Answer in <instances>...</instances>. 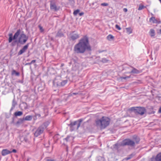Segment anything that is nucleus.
<instances>
[{
	"label": "nucleus",
	"mask_w": 161,
	"mask_h": 161,
	"mask_svg": "<svg viewBox=\"0 0 161 161\" xmlns=\"http://www.w3.org/2000/svg\"><path fill=\"white\" fill-rule=\"evenodd\" d=\"M121 145L123 146H128L131 147L135 146V142L129 138L123 140L121 142Z\"/></svg>",
	"instance_id": "obj_7"
},
{
	"label": "nucleus",
	"mask_w": 161,
	"mask_h": 161,
	"mask_svg": "<svg viewBox=\"0 0 161 161\" xmlns=\"http://www.w3.org/2000/svg\"><path fill=\"white\" fill-rule=\"evenodd\" d=\"M50 123V122L47 121L43 123L40 126L44 130L45 129L47 128Z\"/></svg>",
	"instance_id": "obj_14"
},
{
	"label": "nucleus",
	"mask_w": 161,
	"mask_h": 161,
	"mask_svg": "<svg viewBox=\"0 0 161 161\" xmlns=\"http://www.w3.org/2000/svg\"><path fill=\"white\" fill-rule=\"evenodd\" d=\"M121 146V144H119L118 143H116L113 145V149L115 150H118L119 148Z\"/></svg>",
	"instance_id": "obj_19"
},
{
	"label": "nucleus",
	"mask_w": 161,
	"mask_h": 161,
	"mask_svg": "<svg viewBox=\"0 0 161 161\" xmlns=\"http://www.w3.org/2000/svg\"><path fill=\"white\" fill-rule=\"evenodd\" d=\"M130 67L132 68V70L130 72V73L138 74L140 73L141 71L140 70H138L134 68V67L130 66Z\"/></svg>",
	"instance_id": "obj_15"
},
{
	"label": "nucleus",
	"mask_w": 161,
	"mask_h": 161,
	"mask_svg": "<svg viewBox=\"0 0 161 161\" xmlns=\"http://www.w3.org/2000/svg\"><path fill=\"white\" fill-rule=\"evenodd\" d=\"M21 30L20 29L18 30L15 33L14 36H13V34L12 33H9L8 34L9 38L8 41L9 43H11L13 40L17 39L19 35L21 33Z\"/></svg>",
	"instance_id": "obj_6"
},
{
	"label": "nucleus",
	"mask_w": 161,
	"mask_h": 161,
	"mask_svg": "<svg viewBox=\"0 0 161 161\" xmlns=\"http://www.w3.org/2000/svg\"><path fill=\"white\" fill-rule=\"evenodd\" d=\"M59 80L60 81H58V80L55 78L53 82V86H64L68 81L67 80H63L61 81L60 79Z\"/></svg>",
	"instance_id": "obj_8"
},
{
	"label": "nucleus",
	"mask_w": 161,
	"mask_h": 161,
	"mask_svg": "<svg viewBox=\"0 0 161 161\" xmlns=\"http://www.w3.org/2000/svg\"><path fill=\"white\" fill-rule=\"evenodd\" d=\"M159 32L160 34H161V29L159 30Z\"/></svg>",
	"instance_id": "obj_59"
},
{
	"label": "nucleus",
	"mask_w": 161,
	"mask_h": 161,
	"mask_svg": "<svg viewBox=\"0 0 161 161\" xmlns=\"http://www.w3.org/2000/svg\"><path fill=\"white\" fill-rule=\"evenodd\" d=\"M12 42V43L11 44V45L12 47H14V46H15L16 44H18L19 43L18 42V40H17L16 39L14 40V41L12 42Z\"/></svg>",
	"instance_id": "obj_26"
},
{
	"label": "nucleus",
	"mask_w": 161,
	"mask_h": 161,
	"mask_svg": "<svg viewBox=\"0 0 161 161\" xmlns=\"http://www.w3.org/2000/svg\"><path fill=\"white\" fill-rule=\"evenodd\" d=\"M110 119L106 117H103L100 119L96 121L97 126H100L101 129H104L109 124Z\"/></svg>",
	"instance_id": "obj_2"
},
{
	"label": "nucleus",
	"mask_w": 161,
	"mask_h": 161,
	"mask_svg": "<svg viewBox=\"0 0 161 161\" xmlns=\"http://www.w3.org/2000/svg\"><path fill=\"white\" fill-rule=\"evenodd\" d=\"M46 161H55L54 159H52L49 158H48L46 160Z\"/></svg>",
	"instance_id": "obj_44"
},
{
	"label": "nucleus",
	"mask_w": 161,
	"mask_h": 161,
	"mask_svg": "<svg viewBox=\"0 0 161 161\" xmlns=\"http://www.w3.org/2000/svg\"><path fill=\"white\" fill-rule=\"evenodd\" d=\"M158 112L159 113H161V107H160L159 108Z\"/></svg>",
	"instance_id": "obj_54"
},
{
	"label": "nucleus",
	"mask_w": 161,
	"mask_h": 161,
	"mask_svg": "<svg viewBox=\"0 0 161 161\" xmlns=\"http://www.w3.org/2000/svg\"><path fill=\"white\" fill-rule=\"evenodd\" d=\"M36 117L38 116V117H41V114H35Z\"/></svg>",
	"instance_id": "obj_49"
},
{
	"label": "nucleus",
	"mask_w": 161,
	"mask_h": 161,
	"mask_svg": "<svg viewBox=\"0 0 161 161\" xmlns=\"http://www.w3.org/2000/svg\"><path fill=\"white\" fill-rule=\"evenodd\" d=\"M25 121H31V120L33 118V116L32 115H27L25 117H23Z\"/></svg>",
	"instance_id": "obj_20"
},
{
	"label": "nucleus",
	"mask_w": 161,
	"mask_h": 161,
	"mask_svg": "<svg viewBox=\"0 0 161 161\" xmlns=\"http://www.w3.org/2000/svg\"><path fill=\"white\" fill-rule=\"evenodd\" d=\"M18 41V42L21 45H24L25 44L28 39L29 37L25 34L23 33H20L19 35Z\"/></svg>",
	"instance_id": "obj_5"
},
{
	"label": "nucleus",
	"mask_w": 161,
	"mask_h": 161,
	"mask_svg": "<svg viewBox=\"0 0 161 161\" xmlns=\"http://www.w3.org/2000/svg\"><path fill=\"white\" fill-rule=\"evenodd\" d=\"M64 64H61V66H64Z\"/></svg>",
	"instance_id": "obj_58"
},
{
	"label": "nucleus",
	"mask_w": 161,
	"mask_h": 161,
	"mask_svg": "<svg viewBox=\"0 0 161 161\" xmlns=\"http://www.w3.org/2000/svg\"><path fill=\"white\" fill-rule=\"evenodd\" d=\"M88 121H87L86 122H85L83 123V124H84L85 123H86V122H87Z\"/></svg>",
	"instance_id": "obj_60"
},
{
	"label": "nucleus",
	"mask_w": 161,
	"mask_h": 161,
	"mask_svg": "<svg viewBox=\"0 0 161 161\" xmlns=\"http://www.w3.org/2000/svg\"><path fill=\"white\" fill-rule=\"evenodd\" d=\"M20 73L19 72H17L14 69H13L11 72V75H15L16 76H19V75Z\"/></svg>",
	"instance_id": "obj_22"
},
{
	"label": "nucleus",
	"mask_w": 161,
	"mask_h": 161,
	"mask_svg": "<svg viewBox=\"0 0 161 161\" xmlns=\"http://www.w3.org/2000/svg\"><path fill=\"white\" fill-rule=\"evenodd\" d=\"M157 158H158L159 161H161V153H160L157 155Z\"/></svg>",
	"instance_id": "obj_31"
},
{
	"label": "nucleus",
	"mask_w": 161,
	"mask_h": 161,
	"mask_svg": "<svg viewBox=\"0 0 161 161\" xmlns=\"http://www.w3.org/2000/svg\"><path fill=\"white\" fill-rule=\"evenodd\" d=\"M25 136H20L19 139L21 142H23L24 141Z\"/></svg>",
	"instance_id": "obj_40"
},
{
	"label": "nucleus",
	"mask_w": 161,
	"mask_h": 161,
	"mask_svg": "<svg viewBox=\"0 0 161 161\" xmlns=\"http://www.w3.org/2000/svg\"><path fill=\"white\" fill-rule=\"evenodd\" d=\"M84 14V13L83 12H81L80 13H79V14L80 16H81L83 15Z\"/></svg>",
	"instance_id": "obj_52"
},
{
	"label": "nucleus",
	"mask_w": 161,
	"mask_h": 161,
	"mask_svg": "<svg viewBox=\"0 0 161 161\" xmlns=\"http://www.w3.org/2000/svg\"><path fill=\"white\" fill-rule=\"evenodd\" d=\"M129 111L131 112H133L136 115L139 114L142 115L146 112V110L144 107H136L129 108Z\"/></svg>",
	"instance_id": "obj_3"
},
{
	"label": "nucleus",
	"mask_w": 161,
	"mask_h": 161,
	"mask_svg": "<svg viewBox=\"0 0 161 161\" xmlns=\"http://www.w3.org/2000/svg\"><path fill=\"white\" fill-rule=\"evenodd\" d=\"M22 103L25 105V109L27 108V104L25 102H23Z\"/></svg>",
	"instance_id": "obj_46"
},
{
	"label": "nucleus",
	"mask_w": 161,
	"mask_h": 161,
	"mask_svg": "<svg viewBox=\"0 0 161 161\" xmlns=\"http://www.w3.org/2000/svg\"><path fill=\"white\" fill-rule=\"evenodd\" d=\"M50 9L54 12H57L60 9L59 6H57L54 0L50 1Z\"/></svg>",
	"instance_id": "obj_9"
},
{
	"label": "nucleus",
	"mask_w": 161,
	"mask_h": 161,
	"mask_svg": "<svg viewBox=\"0 0 161 161\" xmlns=\"http://www.w3.org/2000/svg\"><path fill=\"white\" fill-rule=\"evenodd\" d=\"M107 39L109 41L113 40L114 39V37L112 35L109 34L107 37Z\"/></svg>",
	"instance_id": "obj_27"
},
{
	"label": "nucleus",
	"mask_w": 161,
	"mask_h": 161,
	"mask_svg": "<svg viewBox=\"0 0 161 161\" xmlns=\"http://www.w3.org/2000/svg\"><path fill=\"white\" fill-rule=\"evenodd\" d=\"M145 8V7L143 5H140L139 6L138 9V10H140L143 9Z\"/></svg>",
	"instance_id": "obj_35"
},
{
	"label": "nucleus",
	"mask_w": 161,
	"mask_h": 161,
	"mask_svg": "<svg viewBox=\"0 0 161 161\" xmlns=\"http://www.w3.org/2000/svg\"><path fill=\"white\" fill-rule=\"evenodd\" d=\"M149 21L150 22H152L153 23L159 24L161 22L159 19L158 20L155 19L154 17H152L149 19Z\"/></svg>",
	"instance_id": "obj_13"
},
{
	"label": "nucleus",
	"mask_w": 161,
	"mask_h": 161,
	"mask_svg": "<svg viewBox=\"0 0 161 161\" xmlns=\"http://www.w3.org/2000/svg\"><path fill=\"white\" fill-rule=\"evenodd\" d=\"M47 115V114H45V116H46V115Z\"/></svg>",
	"instance_id": "obj_64"
},
{
	"label": "nucleus",
	"mask_w": 161,
	"mask_h": 161,
	"mask_svg": "<svg viewBox=\"0 0 161 161\" xmlns=\"http://www.w3.org/2000/svg\"><path fill=\"white\" fill-rule=\"evenodd\" d=\"M39 28L41 32H42L44 31V30L43 29L42 27L40 25H39Z\"/></svg>",
	"instance_id": "obj_45"
},
{
	"label": "nucleus",
	"mask_w": 161,
	"mask_h": 161,
	"mask_svg": "<svg viewBox=\"0 0 161 161\" xmlns=\"http://www.w3.org/2000/svg\"><path fill=\"white\" fill-rule=\"evenodd\" d=\"M107 52V50H99L98 51V52L99 53H102L103 52Z\"/></svg>",
	"instance_id": "obj_47"
},
{
	"label": "nucleus",
	"mask_w": 161,
	"mask_h": 161,
	"mask_svg": "<svg viewBox=\"0 0 161 161\" xmlns=\"http://www.w3.org/2000/svg\"><path fill=\"white\" fill-rule=\"evenodd\" d=\"M44 110L45 111H46V112H48L47 110V109H44Z\"/></svg>",
	"instance_id": "obj_57"
},
{
	"label": "nucleus",
	"mask_w": 161,
	"mask_h": 161,
	"mask_svg": "<svg viewBox=\"0 0 161 161\" xmlns=\"http://www.w3.org/2000/svg\"><path fill=\"white\" fill-rule=\"evenodd\" d=\"M17 117H16L14 115L13 117L12 118V120L11 122V124H14V120L16 119Z\"/></svg>",
	"instance_id": "obj_34"
},
{
	"label": "nucleus",
	"mask_w": 161,
	"mask_h": 161,
	"mask_svg": "<svg viewBox=\"0 0 161 161\" xmlns=\"http://www.w3.org/2000/svg\"><path fill=\"white\" fill-rule=\"evenodd\" d=\"M127 33L130 34L132 33V30L130 27L127 28L126 29Z\"/></svg>",
	"instance_id": "obj_29"
},
{
	"label": "nucleus",
	"mask_w": 161,
	"mask_h": 161,
	"mask_svg": "<svg viewBox=\"0 0 161 161\" xmlns=\"http://www.w3.org/2000/svg\"><path fill=\"white\" fill-rule=\"evenodd\" d=\"M115 28L119 30H120L121 29V28L118 25H115Z\"/></svg>",
	"instance_id": "obj_43"
},
{
	"label": "nucleus",
	"mask_w": 161,
	"mask_h": 161,
	"mask_svg": "<svg viewBox=\"0 0 161 161\" xmlns=\"http://www.w3.org/2000/svg\"><path fill=\"white\" fill-rule=\"evenodd\" d=\"M24 141L26 143H29V141H28L27 137L26 136H24Z\"/></svg>",
	"instance_id": "obj_38"
},
{
	"label": "nucleus",
	"mask_w": 161,
	"mask_h": 161,
	"mask_svg": "<svg viewBox=\"0 0 161 161\" xmlns=\"http://www.w3.org/2000/svg\"><path fill=\"white\" fill-rule=\"evenodd\" d=\"M149 161H159L158 159L157 158V155L155 157L153 156L149 160Z\"/></svg>",
	"instance_id": "obj_28"
},
{
	"label": "nucleus",
	"mask_w": 161,
	"mask_h": 161,
	"mask_svg": "<svg viewBox=\"0 0 161 161\" xmlns=\"http://www.w3.org/2000/svg\"><path fill=\"white\" fill-rule=\"evenodd\" d=\"M133 141L135 142V144H137L139 143V142L140 141V139L136 135L134 136H133Z\"/></svg>",
	"instance_id": "obj_17"
},
{
	"label": "nucleus",
	"mask_w": 161,
	"mask_h": 161,
	"mask_svg": "<svg viewBox=\"0 0 161 161\" xmlns=\"http://www.w3.org/2000/svg\"><path fill=\"white\" fill-rule=\"evenodd\" d=\"M11 152V153H16L17 152L16 150L13 149L12 151H10Z\"/></svg>",
	"instance_id": "obj_48"
},
{
	"label": "nucleus",
	"mask_w": 161,
	"mask_h": 161,
	"mask_svg": "<svg viewBox=\"0 0 161 161\" xmlns=\"http://www.w3.org/2000/svg\"><path fill=\"white\" fill-rule=\"evenodd\" d=\"M154 112H154V111H153V112L152 113H153V114H154Z\"/></svg>",
	"instance_id": "obj_63"
},
{
	"label": "nucleus",
	"mask_w": 161,
	"mask_h": 161,
	"mask_svg": "<svg viewBox=\"0 0 161 161\" xmlns=\"http://www.w3.org/2000/svg\"><path fill=\"white\" fill-rule=\"evenodd\" d=\"M17 105V103L15 101V98H14L12 101V106L10 111L11 112L14 108L15 106Z\"/></svg>",
	"instance_id": "obj_18"
},
{
	"label": "nucleus",
	"mask_w": 161,
	"mask_h": 161,
	"mask_svg": "<svg viewBox=\"0 0 161 161\" xmlns=\"http://www.w3.org/2000/svg\"><path fill=\"white\" fill-rule=\"evenodd\" d=\"M29 43H28L24 46L23 48L18 53V55H20L25 52L28 49L29 46Z\"/></svg>",
	"instance_id": "obj_12"
},
{
	"label": "nucleus",
	"mask_w": 161,
	"mask_h": 161,
	"mask_svg": "<svg viewBox=\"0 0 161 161\" xmlns=\"http://www.w3.org/2000/svg\"><path fill=\"white\" fill-rule=\"evenodd\" d=\"M70 137V136H68L66 138H65L64 139V140H65L66 141V142H67L69 141V139Z\"/></svg>",
	"instance_id": "obj_39"
},
{
	"label": "nucleus",
	"mask_w": 161,
	"mask_h": 161,
	"mask_svg": "<svg viewBox=\"0 0 161 161\" xmlns=\"http://www.w3.org/2000/svg\"><path fill=\"white\" fill-rule=\"evenodd\" d=\"M25 121L24 118H22L19 119H18V121L16 122V125H19Z\"/></svg>",
	"instance_id": "obj_24"
},
{
	"label": "nucleus",
	"mask_w": 161,
	"mask_h": 161,
	"mask_svg": "<svg viewBox=\"0 0 161 161\" xmlns=\"http://www.w3.org/2000/svg\"><path fill=\"white\" fill-rule=\"evenodd\" d=\"M11 153V152H10V151L7 149H3L1 152L2 155L3 156H5Z\"/></svg>",
	"instance_id": "obj_16"
},
{
	"label": "nucleus",
	"mask_w": 161,
	"mask_h": 161,
	"mask_svg": "<svg viewBox=\"0 0 161 161\" xmlns=\"http://www.w3.org/2000/svg\"><path fill=\"white\" fill-rule=\"evenodd\" d=\"M80 37L79 35L75 31H74L70 33L69 39L74 41Z\"/></svg>",
	"instance_id": "obj_10"
},
{
	"label": "nucleus",
	"mask_w": 161,
	"mask_h": 161,
	"mask_svg": "<svg viewBox=\"0 0 161 161\" xmlns=\"http://www.w3.org/2000/svg\"><path fill=\"white\" fill-rule=\"evenodd\" d=\"M23 114V112L22 111H18L14 113V115L17 117L18 116H20Z\"/></svg>",
	"instance_id": "obj_23"
},
{
	"label": "nucleus",
	"mask_w": 161,
	"mask_h": 161,
	"mask_svg": "<svg viewBox=\"0 0 161 161\" xmlns=\"http://www.w3.org/2000/svg\"><path fill=\"white\" fill-rule=\"evenodd\" d=\"M130 75L129 76H127L125 77H120V79H127L130 78Z\"/></svg>",
	"instance_id": "obj_37"
},
{
	"label": "nucleus",
	"mask_w": 161,
	"mask_h": 161,
	"mask_svg": "<svg viewBox=\"0 0 161 161\" xmlns=\"http://www.w3.org/2000/svg\"><path fill=\"white\" fill-rule=\"evenodd\" d=\"M132 156H133V155H132V154H130L129 157H127L126 158H125V159L126 160H128L129 159H130L132 158Z\"/></svg>",
	"instance_id": "obj_41"
},
{
	"label": "nucleus",
	"mask_w": 161,
	"mask_h": 161,
	"mask_svg": "<svg viewBox=\"0 0 161 161\" xmlns=\"http://www.w3.org/2000/svg\"><path fill=\"white\" fill-rule=\"evenodd\" d=\"M101 6H108V4L107 3H103L101 4Z\"/></svg>",
	"instance_id": "obj_42"
},
{
	"label": "nucleus",
	"mask_w": 161,
	"mask_h": 161,
	"mask_svg": "<svg viewBox=\"0 0 161 161\" xmlns=\"http://www.w3.org/2000/svg\"><path fill=\"white\" fill-rule=\"evenodd\" d=\"M73 51L77 54L86 53L89 56L91 55L92 49L89 42V38L86 35L81 38L79 42L75 45Z\"/></svg>",
	"instance_id": "obj_1"
},
{
	"label": "nucleus",
	"mask_w": 161,
	"mask_h": 161,
	"mask_svg": "<svg viewBox=\"0 0 161 161\" xmlns=\"http://www.w3.org/2000/svg\"><path fill=\"white\" fill-rule=\"evenodd\" d=\"M31 64V62H30V63H26L25 64V65H30Z\"/></svg>",
	"instance_id": "obj_53"
},
{
	"label": "nucleus",
	"mask_w": 161,
	"mask_h": 161,
	"mask_svg": "<svg viewBox=\"0 0 161 161\" xmlns=\"http://www.w3.org/2000/svg\"><path fill=\"white\" fill-rule=\"evenodd\" d=\"M123 10L125 12H126L127 11V9L126 8H124L123 9Z\"/></svg>",
	"instance_id": "obj_55"
},
{
	"label": "nucleus",
	"mask_w": 161,
	"mask_h": 161,
	"mask_svg": "<svg viewBox=\"0 0 161 161\" xmlns=\"http://www.w3.org/2000/svg\"><path fill=\"white\" fill-rule=\"evenodd\" d=\"M80 10L78 9L74 11L73 14L74 15H76L78 13H79Z\"/></svg>",
	"instance_id": "obj_32"
},
{
	"label": "nucleus",
	"mask_w": 161,
	"mask_h": 161,
	"mask_svg": "<svg viewBox=\"0 0 161 161\" xmlns=\"http://www.w3.org/2000/svg\"><path fill=\"white\" fill-rule=\"evenodd\" d=\"M80 93H79L78 92H74L72 94V95H76L77 94H80Z\"/></svg>",
	"instance_id": "obj_51"
},
{
	"label": "nucleus",
	"mask_w": 161,
	"mask_h": 161,
	"mask_svg": "<svg viewBox=\"0 0 161 161\" xmlns=\"http://www.w3.org/2000/svg\"><path fill=\"white\" fill-rule=\"evenodd\" d=\"M36 118H34V120H36Z\"/></svg>",
	"instance_id": "obj_62"
},
{
	"label": "nucleus",
	"mask_w": 161,
	"mask_h": 161,
	"mask_svg": "<svg viewBox=\"0 0 161 161\" xmlns=\"http://www.w3.org/2000/svg\"><path fill=\"white\" fill-rule=\"evenodd\" d=\"M44 130L40 126L38 128L34 133V136L37 137L41 135L44 132Z\"/></svg>",
	"instance_id": "obj_11"
},
{
	"label": "nucleus",
	"mask_w": 161,
	"mask_h": 161,
	"mask_svg": "<svg viewBox=\"0 0 161 161\" xmlns=\"http://www.w3.org/2000/svg\"><path fill=\"white\" fill-rule=\"evenodd\" d=\"M109 61V60L106 58H103L102 59L101 61L103 63H107Z\"/></svg>",
	"instance_id": "obj_33"
},
{
	"label": "nucleus",
	"mask_w": 161,
	"mask_h": 161,
	"mask_svg": "<svg viewBox=\"0 0 161 161\" xmlns=\"http://www.w3.org/2000/svg\"><path fill=\"white\" fill-rule=\"evenodd\" d=\"M83 120V119H80L71 122L70 124L68 125L70 127V130L72 131L75 130H78Z\"/></svg>",
	"instance_id": "obj_4"
},
{
	"label": "nucleus",
	"mask_w": 161,
	"mask_h": 161,
	"mask_svg": "<svg viewBox=\"0 0 161 161\" xmlns=\"http://www.w3.org/2000/svg\"><path fill=\"white\" fill-rule=\"evenodd\" d=\"M100 158L102 160H103V161L104 160V158L101 157H100Z\"/></svg>",
	"instance_id": "obj_56"
},
{
	"label": "nucleus",
	"mask_w": 161,
	"mask_h": 161,
	"mask_svg": "<svg viewBox=\"0 0 161 161\" xmlns=\"http://www.w3.org/2000/svg\"><path fill=\"white\" fill-rule=\"evenodd\" d=\"M44 87L42 86H39L38 88L39 91H42L44 89Z\"/></svg>",
	"instance_id": "obj_36"
},
{
	"label": "nucleus",
	"mask_w": 161,
	"mask_h": 161,
	"mask_svg": "<svg viewBox=\"0 0 161 161\" xmlns=\"http://www.w3.org/2000/svg\"><path fill=\"white\" fill-rule=\"evenodd\" d=\"M63 36H64V34L60 30L58 32L56 36V37H61Z\"/></svg>",
	"instance_id": "obj_21"
},
{
	"label": "nucleus",
	"mask_w": 161,
	"mask_h": 161,
	"mask_svg": "<svg viewBox=\"0 0 161 161\" xmlns=\"http://www.w3.org/2000/svg\"><path fill=\"white\" fill-rule=\"evenodd\" d=\"M70 5L73 6L74 5L75 3V2L74 0H68Z\"/></svg>",
	"instance_id": "obj_30"
},
{
	"label": "nucleus",
	"mask_w": 161,
	"mask_h": 161,
	"mask_svg": "<svg viewBox=\"0 0 161 161\" xmlns=\"http://www.w3.org/2000/svg\"><path fill=\"white\" fill-rule=\"evenodd\" d=\"M36 62V60H32L31 61V64H33V63H35V62Z\"/></svg>",
	"instance_id": "obj_50"
},
{
	"label": "nucleus",
	"mask_w": 161,
	"mask_h": 161,
	"mask_svg": "<svg viewBox=\"0 0 161 161\" xmlns=\"http://www.w3.org/2000/svg\"><path fill=\"white\" fill-rule=\"evenodd\" d=\"M29 60H29V59H27V61H29Z\"/></svg>",
	"instance_id": "obj_61"
},
{
	"label": "nucleus",
	"mask_w": 161,
	"mask_h": 161,
	"mask_svg": "<svg viewBox=\"0 0 161 161\" xmlns=\"http://www.w3.org/2000/svg\"><path fill=\"white\" fill-rule=\"evenodd\" d=\"M149 33L151 37H153L155 35V31L154 29H151L150 30Z\"/></svg>",
	"instance_id": "obj_25"
}]
</instances>
